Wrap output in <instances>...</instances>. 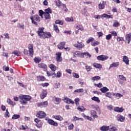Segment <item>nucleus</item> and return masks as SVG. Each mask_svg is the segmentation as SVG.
Masks as SVG:
<instances>
[{"mask_svg": "<svg viewBox=\"0 0 131 131\" xmlns=\"http://www.w3.org/2000/svg\"><path fill=\"white\" fill-rule=\"evenodd\" d=\"M43 29V27L39 28L37 31L39 37L40 38H49V37H51V36H52L51 33L49 32H44Z\"/></svg>", "mask_w": 131, "mask_h": 131, "instance_id": "nucleus-1", "label": "nucleus"}, {"mask_svg": "<svg viewBox=\"0 0 131 131\" xmlns=\"http://www.w3.org/2000/svg\"><path fill=\"white\" fill-rule=\"evenodd\" d=\"M20 103L22 105H26L27 101H30L32 99L31 97L29 95H21L19 96Z\"/></svg>", "mask_w": 131, "mask_h": 131, "instance_id": "nucleus-2", "label": "nucleus"}, {"mask_svg": "<svg viewBox=\"0 0 131 131\" xmlns=\"http://www.w3.org/2000/svg\"><path fill=\"white\" fill-rule=\"evenodd\" d=\"M29 52V56L32 58L33 57V54L34 52L33 51V45L30 44L28 46Z\"/></svg>", "mask_w": 131, "mask_h": 131, "instance_id": "nucleus-3", "label": "nucleus"}, {"mask_svg": "<svg viewBox=\"0 0 131 131\" xmlns=\"http://www.w3.org/2000/svg\"><path fill=\"white\" fill-rule=\"evenodd\" d=\"M74 47L77 48L78 50H81L83 47H84V44L82 42H79V41H77V44H74Z\"/></svg>", "mask_w": 131, "mask_h": 131, "instance_id": "nucleus-4", "label": "nucleus"}, {"mask_svg": "<svg viewBox=\"0 0 131 131\" xmlns=\"http://www.w3.org/2000/svg\"><path fill=\"white\" fill-rule=\"evenodd\" d=\"M109 57L106 55H101L97 56V59L98 61H105L107 60Z\"/></svg>", "mask_w": 131, "mask_h": 131, "instance_id": "nucleus-5", "label": "nucleus"}, {"mask_svg": "<svg viewBox=\"0 0 131 131\" xmlns=\"http://www.w3.org/2000/svg\"><path fill=\"white\" fill-rule=\"evenodd\" d=\"M46 113L41 111H40L36 114L37 117H39V118H45V117H46Z\"/></svg>", "mask_w": 131, "mask_h": 131, "instance_id": "nucleus-6", "label": "nucleus"}, {"mask_svg": "<svg viewBox=\"0 0 131 131\" xmlns=\"http://www.w3.org/2000/svg\"><path fill=\"white\" fill-rule=\"evenodd\" d=\"M56 59L57 62L58 63H60V62H62V57L61 56H62V53L61 52H58L56 54Z\"/></svg>", "mask_w": 131, "mask_h": 131, "instance_id": "nucleus-7", "label": "nucleus"}, {"mask_svg": "<svg viewBox=\"0 0 131 131\" xmlns=\"http://www.w3.org/2000/svg\"><path fill=\"white\" fill-rule=\"evenodd\" d=\"M48 123L50 124V125H53V126H58V123L52 119H49Z\"/></svg>", "mask_w": 131, "mask_h": 131, "instance_id": "nucleus-8", "label": "nucleus"}, {"mask_svg": "<svg viewBox=\"0 0 131 131\" xmlns=\"http://www.w3.org/2000/svg\"><path fill=\"white\" fill-rule=\"evenodd\" d=\"M47 95H48V92H47V90H43V91H42V92L40 95V99L41 100H43V98H45L47 97Z\"/></svg>", "mask_w": 131, "mask_h": 131, "instance_id": "nucleus-9", "label": "nucleus"}, {"mask_svg": "<svg viewBox=\"0 0 131 131\" xmlns=\"http://www.w3.org/2000/svg\"><path fill=\"white\" fill-rule=\"evenodd\" d=\"M48 101H44L40 103H37V107H47L48 106Z\"/></svg>", "mask_w": 131, "mask_h": 131, "instance_id": "nucleus-10", "label": "nucleus"}, {"mask_svg": "<svg viewBox=\"0 0 131 131\" xmlns=\"http://www.w3.org/2000/svg\"><path fill=\"white\" fill-rule=\"evenodd\" d=\"M106 4V2L105 1H103L102 3L98 5V9L99 10H104V9H105V5Z\"/></svg>", "mask_w": 131, "mask_h": 131, "instance_id": "nucleus-11", "label": "nucleus"}, {"mask_svg": "<svg viewBox=\"0 0 131 131\" xmlns=\"http://www.w3.org/2000/svg\"><path fill=\"white\" fill-rule=\"evenodd\" d=\"M125 41L129 44V42L131 41V33L127 34L125 35Z\"/></svg>", "mask_w": 131, "mask_h": 131, "instance_id": "nucleus-12", "label": "nucleus"}, {"mask_svg": "<svg viewBox=\"0 0 131 131\" xmlns=\"http://www.w3.org/2000/svg\"><path fill=\"white\" fill-rule=\"evenodd\" d=\"M63 101L67 104H74V101L67 97L63 99Z\"/></svg>", "mask_w": 131, "mask_h": 131, "instance_id": "nucleus-13", "label": "nucleus"}, {"mask_svg": "<svg viewBox=\"0 0 131 131\" xmlns=\"http://www.w3.org/2000/svg\"><path fill=\"white\" fill-rule=\"evenodd\" d=\"M66 43V42L64 41L60 42L57 46L58 49H59V50H63V49L65 48L64 46H65Z\"/></svg>", "mask_w": 131, "mask_h": 131, "instance_id": "nucleus-14", "label": "nucleus"}, {"mask_svg": "<svg viewBox=\"0 0 131 131\" xmlns=\"http://www.w3.org/2000/svg\"><path fill=\"white\" fill-rule=\"evenodd\" d=\"M123 62L125 63L126 65L129 64V60H128V57L127 56L124 55L123 56Z\"/></svg>", "mask_w": 131, "mask_h": 131, "instance_id": "nucleus-15", "label": "nucleus"}, {"mask_svg": "<svg viewBox=\"0 0 131 131\" xmlns=\"http://www.w3.org/2000/svg\"><path fill=\"white\" fill-rule=\"evenodd\" d=\"M83 121V119H82V118H78L76 116H74L73 117V120L72 121H73L74 122H76V121Z\"/></svg>", "mask_w": 131, "mask_h": 131, "instance_id": "nucleus-16", "label": "nucleus"}, {"mask_svg": "<svg viewBox=\"0 0 131 131\" xmlns=\"http://www.w3.org/2000/svg\"><path fill=\"white\" fill-rule=\"evenodd\" d=\"M91 114L94 118H99V116L97 115V112L96 111L92 110L91 111Z\"/></svg>", "mask_w": 131, "mask_h": 131, "instance_id": "nucleus-17", "label": "nucleus"}, {"mask_svg": "<svg viewBox=\"0 0 131 131\" xmlns=\"http://www.w3.org/2000/svg\"><path fill=\"white\" fill-rule=\"evenodd\" d=\"M113 96L116 97V98H117V99H120V98H122V97H123V95H122L120 93H113Z\"/></svg>", "mask_w": 131, "mask_h": 131, "instance_id": "nucleus-18", "label": "nucleus"}, {"mask_svg": "<svg viewBox=\"0 0 131 131\" xmlns=\"http://www.w3.org/2000/svg\"><path fill=\"white\" fill-rule=\"evenodd\" d=\"M38 67H39V68H42V69H44L45 71L47 70V69L48 68V67L46 65V64L45 63H39L38 64Z\"/></svg>", "mask_w": 131, "mask_h": 131, "instance_id": "nucleus-19", "label": "nucleus"}, {"mask_svg": "<svg viewBox=\"0 0 131 131\" xmlns=\"http://www.w3.org/2000/svg\"><path fill=\"white\" fill-rule=\"evenodd\" d=\"M109 126L103 125L102 127H100V130L101 131H108L109 130Z\"/></svg>", "mask_w": 131, "mask_h": 131, "instance_id": "nucleus-20", "label": "nucleus"}, {"mask_svg": "<svg viewBox=\"0 0 131 131\" xmlns=\"http://www.w3.org/2000/svg\"><path fill=\"white\" fill-rule=\"evenodd\" d=\"M114 110L116 112L121 113L123 112V108L122 107H116L114 108Z\"/></svg>", "mask_w": 131, "mask_h": 131, "instance_id": "nucleus-21", "label": "nucleus"}, {"mask_svg": "<svg viewBox=\"0 0 131 131\" xmlns=\"http://www.w3.org/2000/svg\"><path fill=\"white\" fill-rule=\"evenodd\" d=\"M125 119V117L123 116H119L117 118L118 121H120L121 122H123Z\"/></svg>", "mask_w": 131, "mask_h": 131, "instance_id": "nucleus-22", "label": "nucleus"}, {"mask_svg": "<svg viewBox=\"0 0 131 131\" xmlns=\"http://www.w3.org/2000/svg\"><path fill=\"white\" fill-rule=\"evenodd\" d=\"M75 27L76 28V29L78 30H80V31H83V27H82V25H80L79 24H77L75 25Z\"/></svg>", "mask_w": 131, "mask_h": 131, "instance_id": "nucleus-23", "label": "nucleus"}, {"mask_svg": "<svg viewBox=\"0 0 131 131\" xmlns=\"http://www.w3.org/2000/svg\"><path fill=\"white\" fill-rule=\"evenodd\" d=\"M49 67L50 68L52 71H56V70H57V67L54 64H50Z\"/></svg>", "mask_w": 131, "mask_h": 131, "instance_id": "nucleus-24", "label": "nucleus"}, {"mask_svg": "<svg viewBox=\"0 0 131 131\" xmlns=\"http://www.w3.org/2000/svg\"><path fill=\"white\" fill-rule=\"evenodd\" d=\"M7 103H8V104L9 105H11L12 106H15V105H16V103L12 101L11 99H8L7 100Z\"/></svg>", "mask_w": 131, "mask_h": 131, "instance_id": "nucleus-25", "label": "nucleus"}, {"mask_svg": "<svg viewBox=\"0 0 131 131\" xmlns=\"http://www.w3.org/2000/svg\"><path fill=\"white\" fill-rule=\"evenodd\" d=\"M53 118L56 119V120H59L60 121L63 120V117L60 115L53 116Z\"/></svg>", "mask_w": 131, "mask_h": 131, "instance_id": "nucleus-26", "label": "nucleus"}, {"mask_svg": "<svg viewBox=\"0 0 131 131\" xmlns=\"http://www.w3.org/2000/svg\"><path fill=\"white\" fill-rule=\"evenodd\" d=\"M100 91L102 92V93L105 94V93L109 92V89H108L107 87H103L102 88L100 89Z\"/></svg>", "mask_w": 131, "mask_h": 131, "instance_id": "nucleus-27", "label": "nucleus"}, {"mask_svg": "<svg viewBox=\"0 0 131 131\" xmlns=\"http://www.w3.org/2000/svg\"><path fill=\"white\" fill-rule=\"evenodd\" d=\"M101 79V77L99 76H95L92 78V80L94 82L98 81V80H100Z\"/></svg>", "mask_w": 131, "mask_h": 131, "instance_id": "nucleus-28", "label": "nucleus"}, {"mask_svg": "<svg viewBox=\"0 0 131 131\" xmlns=\"http://www.w3.org/2000/svg\"><path fill=\"white\" fill-rule=\"evenodd\" d=\"M37 78L38 81H45L46 80V78L43 76H38Z\"/></svg>", "mask_w": 131, "mask_h": 131, "instance_id": "nucleus-29", "label": "nucleus"}, {"mask_svg": "<svg viewBox=\"0 0 131 131\" xmlns=\"http://www.w3.org/2000/svg\"><path fill=\"white\" fill-rule=\"evenodd\" d=\"M119 66V62H113L112 64H111L110 65L109 69H110V68H112L113 67H117V66Z\"/></svg>", "mask_w": 131, "mask_h": 131, "instance_id": "nucleus-30", "label": "nucleus"}, {"mask_svg": "<svg viewBox=\"0 0 131 131\" xmlns=\"http://www.w3.org/2000/svg\"><path fill=\"white\" fill-rule=\"evenodd\" d=\"M33 19L34 20L37 21V22H39V21H40L39 16L37 15H35L34 16H33Z\"/></svg>", "mask_w": 131, "mask_h": 131, "instance_id": "nucleus-31", "label": "nucleus"}, {"mask_svg": "<svg viewBox=\"0 0 131 131\" xmlns=\"http://www.w3.org/2000/svg\"><path fill=\"white\" fill-rule=\"evenodd\" d=\"M91 99L93 101H95V102H97V103H100V99H99V98L97 97L96 96H94L93 97H92L91 98Z\"/></svg>", "mask_w": 131, "mask_h": 131, "instance_id": "nucleus-32", "label": "nucleus"}, {"mask_svg": "<svg viewBox=\"0 0 131 131\" xmlns=\"http://www.w3.org/2000/svg\"><path fill=\"white\" fill-rule=\"evenodd\" d=\"M120 25V23L118 22L117 20H115L114 23L113 24V27L117 28Z\"/></svg>", "mask_w": 131, "mask_h": 131, "instance_id": "nucleus-33", "label": "nucleus"}, {"mask_svg": "<svg viewBox=\"0 0 131 131\" xmlns=\"http://www.w3.org/2000/svg\"><path fill=\"white\" fill-rule=\"evenodd\" d=\"M28 127L26 125H22L19 127L20 129L22 130H26Z\"/></svg>", "mask_w": 131, "mask_h": 131, "instance_id": "nucleus-34", "label": "nucleus"}, {"mask_svg": "<svg viewBox=\"0 0 131 131\" xmlns=\"http://www.w3.org/2000/svg\"><path fill=\"white\" fill-rule=\"evenodd\" d=\"M93 66L95 68H102V66L100 63H93Z\"/></svg>", "mask_w": 131, "mask_h": 131, "instance_id": "nucleus-35", "label": "nucleus"}, {"mask_svg": "<svg viewBox=\"0 0 131 131\" xmlns=\"http://www.w3.org/2000/svg\"><path fill=\"white\" fill-rule=\"evenodd\" d=\"M12 54H13V55H15V56H17V57H19V56H20V55H21L20 51H18L17 50L13 51L12 52Z\"/></svg>", "mask_w": 131, "mask_h": 131, "instance_id": "nucleus-36", "label": "nucleus"}, {"mask_svg": "<svg viewBox=\"0 0 131 131\" xmlns=\"http://www.w3.org/2000/svg\"><path fill=\"white\" fill-rule=\"evenodd\" d=\"M119 77L121 80H123V81H126V78L124 77L123 75H119Z\"/></svg>", "mask_w": 131, "mask_h": 131, "instance_id": "nucleus-37", "label": "nucleus"}, {"mask_svg": "<svg viewBox=\"0 0 131 131\" xmlns=\"http://www.w3.org/2000/svg\"><path fill=\"white\" fill-rule=\"evenodd\" d=\"M45 14H52V10L51 8H48V9H45Z\"/></svg>", "mask_w": 131, "mask_h": 131, "instance_id": "nucleus-38", "label": "nucleus"}, {"mask_svg": "<svg viewBox=\"0 0 131 131\" xmlns=\"http://www.w3.org/2000/svg\"><path fill=\"white\" fill-rule=\"evenodd\" d=\"M75 93H83V89H77L74 91L73 93L74 94Z\"/></svg>", "mask_w": 131, "mask_h": 131, "instance_id": "nucleus-39", "label": "nucleus"}, {"mask_svg": "<svg viewBox=\"0 0 131 131\" xmlns=\"http://www.w3.org/2000/svg\"><path fill=\"white\" fill-rule=\"evenodd\" d=\"M56 6L57 7H59V8H60V7H61V5L62 4L60 0H57L56 1Z\"/></svg>", "mask_w": 131, "mask_h": 131, "instance_id": "nucleus-40", "label": "nucleus"}, {"mask_svg": "<svg viewBox=\"0 0 131 131\" xmlns=\"http://www.w3.org/2000/svg\"><path fill=\"white\" fill-rule=\"evenodd\" d=\"M12 119H18L20 118V116L19 115L14 114L12 116Z\"/></svg>", "mask_w": 131, "mask_h": 131, "instance_id": "nucleus-41", "label": "nucleus"}, {"mask_svg": "<svg viewBox=\"0 0 131 131\" xmlns=\"http://www.w3.org/2000/svg\"><path fill=\"white\" fill-rule=\"evenodd\" d=\"M105 97H107V98H112V94L110 92H107L105 94Z\"/></svg>", "mask_w": 131, "mask_h": 131, "instance_id": "nucleus-42", "label": "nucleus"}, {"mask_svg": "<svg viewBox=\"0 0 131 131\" xmlns=\"http://www.w3.org/2000/svg\"><path fill=\"white\" fill-rule=\"evenodd\" d=\"M98 45H100V42L98 41H95L92 43L91 45L93 47H96V46H98Z\"/></svg>", "mask_w": 131, "mask_h": 131, "instance_id": "nucleus-43", "label": "nucleus"}, {"mask_svg": "<svg viewBox=\"0 0 131 131\" xmlns=\"http://www.w3.org/2000/svg\"><path fill=\"white\" fill-rule=\"evenodd\" d=\"M54 29L57 33L59 32V28H58V26L57 25H54Z\"/></svg>", "mask_w": 131, "mask_h": 131, "instance_id": "nucleus-44", "label": "nucleus"}, {"mask_svg": "<svg viewBox=\"0 0 131 131\" xmlns=\"http://www.w3.org/2000/svg\"><path fill=\"white\" fill-rule=\"evenodd\" d=\"M66 21H68V22H73V17H67L66 18Z\"/></svg>", "mask_w": 131, "mask_h": 131, "instance_id": "nucleus-45", "label": "nucleus"}, {"mask_svg": "<svg viewBox=\"0 0 131 131\" xmlns=\"http://www.w3.org/2000/svg\"><path fill=\"white\" fill-rule=\"evenodd\" d=\"M30 19L31 20L32 24H34V25H37V23L35 21V20L33 19V16H31Z\"/></svg>", "mask_w": 131, "mask_h": 131, "instance_id": "nucleus-46", "label": "nucleus"}, {"mask_svg": "<svg viewBox=\"0 0 131 131\" xmlns=\"http://www.w3.org/2000/svg\"><path fill=\"white\" fill-rule=\"evenodd\" d=\"M55 101L56 102V104H60V103L61 102V98L58 97L55 98Z\"/></svg>", "mask_w": 131, "mask_h": 131, "instance_id": "nucleus-47", "label": "nucleus"}, {"mask_svg": "<svg viewBox=\"0 0 131 131\" xmlns=\"http://www.w3.org/2000/svg\"><path fill=\"white\" fill-rule=\"evenodd\" d=\"M60 7H61V8H62V9L65 8V12H68V9H67V7H66V5L62 4H61V5L60 6Z\"/></svg>", "mask_w": 131, "mask_h": 131, "instance_id": "nucleus-48", "label": "nucleus"}, {"mask_svg": "<svg viewBox=\"0 0 131 131\" xmlns=\"http://www.w3.org/2000/svg\"><path fill=\"white\" fill-rule=\"evenodd\" d=\"M42 126V122H41V121L40 120V121L38 123V124H36V126L38 128H40V127H41Z\"/></svg>", "mask_w": 131, "mask_h": 131, "instance_id": "nucleus-49", "label": "nucleus"}, {"mask_svg": "<svg viewBox=\"0 0 131 131\" xmlns=\"http://www.w3.org/2000/svg\"><path fill=\"white\" fill-rule=\"evenodd\" d=\"M85 69L88 72H90L92 70V67L86 66H85Z\"/></svg>", "mask_w": 131, "mask_h": 131, "instance_id": "nucleus-50", "label": "nucleus"}, {"mask_svg": "<svg viewBox=\"0 0 131 131\" xmlns=\"http://www.w3.org/2000/svg\"><path fill=\"white\" fill-rule=\"evenodd\" d=\"M77 110H79V111H81V112H83L84 111V107L81 106H78L77 107Z\"/></svg>", "mask_w": 131, "mask_h": 131, "instance_id": "nucleus-51", "label": "nucleus"}, {"mask_svg": "<svg viewBox=\"0 0 131 131\" xmlns=\"http://www.w3.org/2000/svg\"><path fill=\"white\" fill-rule=\"evenodd\" d=\"M35 63H39L40 61H41V59L40 58H38L37 57H36L34 59Z\"/></svg>", "mask_w": 131, "mask_h": 131, "instance_id": "nucleus-52", "label": "nucleus"}, {"mask_svg": "<svg viewBox=\"0 0 131 131\" xmlns=\"http://www.w3.org/2000/svg\"><path fill=\"white\" fill-rule=\"evenodd\" d=\"M44 16L46 19H50L51 18V15L49 13H44Z\"/></svg>", "mask_w": 131, "mask_h": 131, "instance_id": "nucleus-53", "label": "nucleus"}, {"mask_svg": "<svg viewBox=\"0 0 131 131\" xmlns=\"http://www.w3.org/2000/svg\"><path fill=\"white\" fill-rule=\"evenodd\" d=\"M55 23L56 24H59V25H62L63 24V21L60 20H56Z\"/></svg>", "mask_w": 131, "mask_h": 131, "instance_id": "nucleus-54", "label": "nucleus"}, {"mask_svg": "<svg viewBox=\"0 0 131 131\" xmlns=\"http://www.w3.org/2000/svg\"><path fill=\"white\" fill-rule=\"evenodd\" d=\"M4 35L5 36V38H7V39H10V34L8 33L4 34Z\"/></svg>", "mask_w": 131, "mask_h": 131, "instance_id": "nucleus-55", "label": "nucleus"}, {"mask_svg": "<svg viewBox=\"0 0 131 131\" xmlns=\"http://www.w3.org/2000/svg\"><path fill=\"white\" fill-rule=\"evenodd\" d=\"M84 55H85V52L81 53L80 52L79 53V56L80 58H84Z\"/></svg>", "mask_w": 131, "mask_h": 131, "instance_id": "nucleus-56", "label": "nucleus"}, {"mask_svg": "<svg viewBox=\"0 0 131 131\" xmlns=\"http://www.w3.org/2000/svg\"><path fill=\"white\" fill-rule=\"evenodd\" d=\"M83 117L85 119H87L88 120H92V118L91 117H90L89 116H86L85 115H84Z\"/></svg>", "mask_w": 131, "mask_h": 131, "instance_id": "nucleus-57", "label": "nucleus"}, {"mask_svg": "<svg viewBox=\"0 0 131 131\" xmlns=\"http://www.w3.org/2000/svg\"><path fill=\"white\" fill-rule=\"evenodd\" d=\"M73 77H75V78H79V75L77 73H73Z\"/></svg>", "mask_w": 131, "mask_h": 131, "instance_id": "nucleus-58", "label": "nucleus"}, {"mask_svg": "<svg viewBox=\"0 0 131 131\" xmlns=\"http://www.w3.org/2000/svg\"><path fill=\"white\" fill-rule=\"evenodd\" d=\"M73 127H74V125H73V124H71L68 126V129L69 130H71L73 129Z\"/></svg>", "mask_w": 131, "mask_h": 131, "instance_id": "nucleus-59", "label": "nucleus"}, {"mask_svg": "<svg viewBox=\"0 0 131 131\" xmlns=\"http://www.w3.org/2000/svg\"><path fill=\"white\" fill-rule=\"evenodd\" d=\"M18 28H21V29H24V25H23V24H18Z\"/></svg>", "mask_w": 131, "mask_h": 131, "instance_id": "nucleus-60", "label": "nucleus"}, {"mask_svg": "<svg viewBox=\"0 0 131 131\" xmlns=\"http://www.w3.org/2000/svg\"><path fill=\"white\" fill-rule=\"evenodd\" d=\"M117 40H118V41H123V40H124V39H123V37H117Z\"/></svg>", "mask_w": 131, "mask_h": 131, "instance_id": "nucleus-61", "label": "nucleus"}, {"mask_svg": "<svg viewBox=\"0 0 131 131\" xmlns=\"http://www.w3.org/2000/svg\"><path fill=\"white\" fill-rule=\"evenodd\" d=\"M61 76H62V74H61V72H60L59 71L57 73L56 77L57 78H60V77H61Z\"/></svg>", "mask_w": 131, "mask_h": 131, "instance_id": "nucleus-62", "label": "nucleus"}, {"mask_svg": "<svg viewBox=\"0 0 131 131\" xmlns=\"http://www.w3.org/2000/svg\"><path fill=\"white\" fill-rule=\"evenodd\" d=\"M86 58H91V57H92V55H91V54H90V53L89 52H85V55Z\"/></svg>", "mask_w": 131, "mask_h": 131, "instance_id": "nucleus-63", "label": "nucleus"}, {"mask_svg": "<svg viewBox=\"0 0 131 131\" xmlns=\"http://www.w3.org/2000/svg\"><path fill=\"white\" fill-rule=\"evenodd\" d=\"M81 13H82V15H85V14H86V9L85 8H83L81 10Z\"/></svg>", "mask_w": 131, "mask_h": 131, "instance_id": "nucleus-64", "label": "nucleus"}]
</instances>
